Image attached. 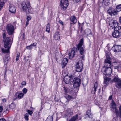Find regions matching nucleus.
Listing matches in <instances>:
<instances>
[{"mask_svg": "<svg viewBox=\"0 0 121 121\" xmlns=\"http://www.w3.org/2000/svg\"><path fill=\"white\" fill-rule=\"evenodd\" d=\"M104 65L102 68L101 71L105 75H109L112 73V69L111 67L112 62L110 60L105 59Z\"/></svg>", "mask_w": 121, "mask_h": 121, "instance_id": "nucleus-1", "label": "nucleus"}, {"mask_svg": "<svg viewBox=\"0 0 121 121\" xmlns=\"http://www.w3.org/2000/svg\"><path fill=\"white\" fill-rule=\"evenodd\" d=\"M12 42L11 41L9 37H7L4 42V47L7 49H4L2 48L1 50L4 53H8L9 52V50L11 48Z\"/></svg>", "mask_w": 121, "mask_h": 121, "instance_id": "nucleus-2", "label": "nucleus"}, {"mask_svg": "<svg viewBox=\"0 0 121 121\" xmlns=\"http://www.w3.org/2000/svg\"><path fill=\"white\" fill-rule=\"evenodd\" d=\"M22 9L26 14H29L31 12V7L29 1L23 2L21 4Z\"/></svg>", "mask_w": 121, "mask_h": 121, "instance_id": "nucleus-3", "label": "nucleus"}, {"mask_svg": "<svg viewBox=\"0 0 121 121\" xmlns=\"http://www.w3.org/2000/svg\"><path fill=\"white\" fill-rule=\"evenodd\" d=\"M83 39H82L80 41L79 43L77 46V47L78 50H79L80 54L83 55L81 57V59L83 60L84 59V50L82 46L83 44Z\"/></svg>", "mask_w": 121, "mask_h": 121, "instance_id": "nucleus-4", "label": "nucleus"}, {"mask_svg": "<svg viewBox=\"0 0 121 121\" xmlns=\"http://www.w3.org/2000/svg\"><path fill=\"white\" fill-rule=\"evenodd\" d=\"M72 81H71V83L73 82V86L74 87L78 89L80 86V84H81V80L80 79L76 77L74 78L73 79H72Z\"/></svg>", "mask_w": 121, "mask_h": 121, "instance_id": "nucleus-5", "label": "nucleus"}, {"mask_svg": "<svg viewBox=\"0 0 121 121\" xmlns=\"http://www.w3.org/2000/svg\"><path fill=\"white\" fill-rule=\"evenodd\" d=\"M69 5L68 0H61L60 1V5L62 10H65Z\"/></svg>", "mask_w": 121, "mask_h": 121, "instance_id": "nucleus-6", "label": "nucleus"}, {"mask_svg": "<svg viewBox=\"0 0 121 121\" xmlns=\"http://www.w3.org/2000/svg\"><path fill=\"white\" fill-rule=\"evenodd\" d=\"M6 30L8 34H13L14 30V26L11 24H8L6 26Z\"/></svg>", "mask_w": 121, "mask_h": 121, "instance_id": "nucleus-7", "label": "nucleus"}, {"mask_svg": "<svg viewBox=\"0 0 121 121\" xmlns=\"http://www.w3.org/2000/svg\"><path fill=\"white\" fill-rule=\"evenodd\" d=\"M74 78V76L73 75H70L69 76L66 75L64 77V82L66 84H68L69 83L71 84V82H72L71 81H72L71 79H73Z\"/></svg>", "mask_w": 121, "mask_h": 121, "instance_id": "nucleus-8", "label": "nucleus"}, {"mask_svg": "<svg viewBox=\"0 0 121 121\" xmlns=\"http://www.w3.org/2000/svg\"><path fill=\"white\" fill-rule=\"evenodd\" d=\"M76 71L78 72L81 71L83 68V64L81 62H77L75 65Z\"/></svg>", "mask_w": 121, "mask_h": 121, "instance_id": "nucleus-9", "label": "nucleus"}, {"mask_svg": "<svg viewBox=\"0 0 121 121\" xmlns=\"http://www.w3.org/2000/svg\"><path fill=\"white\" fill-rule=\"evenodd\" d=\"M116 106L115 103L112 101L111 104V108L114 112H115L116 113V116L117 117L119 115V111L116 108Z\"/></svg>", "mask_w": 121, "mask_h": 121, "instance_id": "nucleus-10", "label": "nucleus"}, {"mask_svg": "<svg viewBox=\"0 0 121 121\" xmlns=\"http://www.w3.org/2000/svg\"><path fill=\"white\" fill-rule=\"evenodd\" d=\"M112 49L115 53L121 52V46L115 45L112 48Z\"/></svg>", "mask_w": 121, "mask_h": 121, "instance_id": "nucleus-11", "label": "nucleus"}, {"mask_svg": "<svg viewBox=\"0 0 121 121\" xmlns=\"http://www.w3.org/2000/svg\"><path fill=\"white\" fill-rule=\"evenodd\" d=\"M85 119L88 120L92 119L93 117L92 114L90 110H88L86 112V113L84 116Z\"/></svg>", "mask_w": 121, "mask_h": 121, "instance_id": "nucleus-12", "label": "nucleus"}, {"mask_svg": "<svg viewBox=\"0 0 121 121\" xmlns=\"http://www.w3.org/2000/svg\"><path fill=\"white\" fill-rule=\"evenodd\" d=\"M118 23L116 20H113L111 22L109 23V25L111 27L109 30H111V29H114L116 27H117L118 26Z\"/></svg>", "mask_w": 121, "mask_h": 121, "instance_id": "nucleus-13", "label": "nucleus"}, {"mask_svg": "<svg viewBox=\"0 0 121 121\" xmlns=\"http://www.w3.org/2000/svg\"><path fill=\"white\" fill-rule=\"evenodd\" d=\"M107 12L110 15H115L118 14L117 11H116L114 9L110 8L107 11Z\"/></svg>", "mask_w": 121, "mask_h": 121, "instance_id": "nucleus-14", "label": "nucleus"}, {"mask_svg": "<svg viewBox=\"0 0 121 121\" xmlns=\"http://www.w3.org/2000/svg\"><path fill=\"white\" fill-rule=\"evenodd\" d=\"M16 7L14 5L10 4L9 7V10L11 13H15L16 12Z\"/></svg>", "mask_w": 121, "mask_h": 121, "instance_id": "nucleus-15", "label": "nucleus"}, {"mask_svg": "<svg viewBox=\"0 0 121 121\" xmlns=\"http://www.w3.org/2000/svg\"><path fill=\"white\" fill-rule=\"evenodd\" d=\"M59 32L57 31L55 32L53 35V37L55 40H59L60 37Z\"/></svg>", "mask_w": 121, "mask_h": 121, "instance_id": "nucleus-16", "label": "nucleus"}, {"mask_svg": "<svg viewBox=\"0 0 121 121\" xmlns=\"http://www.w3.org/2000/svg\"><path fill=\"white\" fill-rule=\"evenodd\" d=\"M98 88V84L97 82H96L94 84V87L92 89V93L93 94H94Z\"/></svg>", "mask_w": 121, "mask_h": 121, "instance_id": "nucleus-17", "label": "nucleus"}, {"mask_svg": "<svg viewBox=\"0 0 121 121\" xmlns=\"http://www.w3.org/2000/svg\"><path fill=\"white\" fill-rule=\"evenodd\" d=\"M114 30V31L112 33V35L113 37L115 38H117L119 37L120 35L119 31L115 30Z\"/></svg>", "mask_w": 121, "mask_h": 121, "instance_id": "nucleus-18", "label": "nucleus"}, {"mask_svg": "<svg viewBox=\"0 0 121 121\" xmlns=\"http://www.w3.org/2000/svg\"><path fill=\"white\" fill-rule=\"evenodd\" d=\"M24 95L23 93H16L15 94V96L16 97V99H20L22 98Z\"/></svg>", "mask_w": 121, "mask_h": 121, "instance_id": "nucleus-19", "label": "nucleus"}, {"mask_svg": "<svg viewBox=\"0 0 121 121\" xmlns=\"http://www.w3.org/2000/svg\"><path fill=\"white\" fill-rule=\"evenodd\" d=\"M111 80L110 78L108 77H106L104 78V82L103 83L104 84H106L107 85L110 82Z\"/></svg>", "mask_w": 121, "mask_h": 121, "instance_id": "nucleus-20", "label": "nucleus"}, {"mask_svg": "<svg viewBox=\"0 0 121 121\" xmlns=\"http://www.w3.org/2000/svg\"><path fill=\"white\" fill-rule=\"evenodd\" d=\"M70 20L72 22L71 24H75L76 23L77 20L75 17L74 16H72L71 17Z\"/></svg>", "mask_w": 121, "mask_h": 121, "instance_id": "nucleus-21", "label": "nucleus"}, {"mask_svg": "<svg viewBox=\"0 0 121 121\" xmlns=\"http://www.w3.org/2000/svg\"><path fill=\"white\" fill-rule=\"evenodd\" d=\"M75 54V51L73 50L71 51L69 53L68 55L70 58H72Z\"/></svg>", "mask_w": 121, "mask_h": 121, "instance_id": "nucleus-22", "label": "nucleus"}, {"mask_svg": "<svg viewBox=\"0 0 121 121\" xmlns=\"http://www.w3.org/2000/svg\"><path fill=\"white\" fill-rule=\"evenodd\" d=\"M68 62V60L67 58H65L63 59L62 64V68H64L65 66L66 65Z\"/></svg>", "mask_w": 121, "mask_h": 121, "instance_id": "nucleus-23", "label": "nucleus"}, {"mask_svg": "<svg viewBox=\"0 0 121 121\" xmlns=\"http://www.w3.org/2000/svg\"><path fill=\"white\" fill-rule=\"evenodd\" d=\"M60 99V101L63 104H65L66 103H68V100L67 98L65 97H62Z\"/></svg>", "mask_w": 121, "mask_h": 121, "instance_id": "nucleus-24", "label": "nucleus"}, {"mask_svg": "<svg viewBox=\"0 0 121 121\" xmlns=\"http://www.w3.org/2000/svg\"><path fill=\"white\" fill-rule=\"evenodd\" d=\"M121 80L118 77V76H115L112 80L113 82H115V83Z\"/></svg>", "mask_w": 121, "mask_h": 121, "instance_id": "nucleus-25", "label": "nucleus"}, {"mask_svg": "<svg viewBox=\"0 0 121 121\" xmlns=\"http://www.w3.org/2000/svg\"><path fill=\"white\" fill-rule=\"evenodd\" d=\"M78 116L77 114L74 116L72 117L71 119L69 120V121H76L78 119Z\"/></svg>", "mask_w": 121, "mask_h": 121, "instance_id": "nucleus-26", "label": "nucleus"}, {"mask_svg": "<svg viewBox=\"0 0 121 121\" xmlns=\"http://www.w3.org/2000/svg\"><path fill=\"white\" fill-rule=\"evenodd\" d=\"M85 33L87 34V36L89 35H92L91 30L90 29H86L85 30Z\"/></svg>", "mask_w": 121, "mask_h": 121, "instance_id": "nucleus-27", "label": "nucleus"}, {"mask_svg": "<svg viewBox=\"0 0 121 121\" xmlns=\"http://www.w3.org/2000/svg\"><path fill=\"white\" fill-rule=\"evenodd\" d=\"M16 107V105L13 103H12L9 106V109L13 110Z\"/></svg>", "mask_w": 121, "mask_h": 121, "instance_id": "nucleus-28", "label": "nucleus"}, {"mask_svg": "<svg viewBox=\"0 0 121 121\" xmlns=\"http://www.w3.org/2000/svg\"><path fill=\"white\" fill-rule=\"evenodd\" d=\"M31 18V16H29L27 17L26 18V26H27L29 24V20H30Z\"/></svg>", "mask_w": 121, "mask_h": 121, "instance_id": "nucleus-29", "label": "nucleus"}, {"mask_svg": "<svg viewBox=\"0 0 121 121\" xmlns=\"http://www.w3.org/2000/svg\"><path fill=\"white\" fill-rule=\"evenodd\" d=\"M116 87L118 88H121V80L115 83Z\"/></svg>", "mask_w": 121, "mask_h": 121, "instance_id": "nucleus-30", "label": "nucleus"}, {"mask_svg": "<svg viewBox=\"0 0 121 121\" xmlns=\"http://www.w3.org/2000/svg\"><path fill=\"white\" fill-rule=\"evenodd\" d=\"M116 9L117 11V13L121 11V4L117 5L116 6Z\"/></svg>", "mask_w": 121, "mask_h": 121, "instance_id": "nucleus-31", "label": "nucleus"}, {"mask_svg": "<svg viewBox=\"0 0 121 121\" xmlns=\"http://www.w3.org/2000/svg\"><path fill=\"white\" fill-rule=\"evenodd\" d=\"M50 24L49 23H48L47 25L46 31L48 32L49 33L50 32Z\"/></svg>", "mask_w": 121, "mask_h": 121, "instance_id": "nucleus-32", "label": "nucleus"}, {"mask_svg": "<svg viewBox=\"0 0 121 121\" xmlns=\"http://www.w3.org/2000/svg\"><path fill=\"white\" fill-rule=\"evenodd\" d=\"M103 2L104 4L106 6H108L110 4L108 0H103Z\"/></svg>", "mask_w": 121, "mask_h": 121, "instance_id": "nucleus-33", "label": "nucleus"}, {"mask_svg": "<svg viewBox=\"0 0 121 121\" xmlns=\"http://www.w3.org/2000/svg\"><path fill=\"white\" fill-rule=\"evenodd\" d=\"M10 59L9 57L5 58L4 61V65H7L8 63V61H9Z\"/></svg>", "mask_w": 121, "mask_h": 121, "instance_id": "nucleus-34", "label": "nucleus"}, {"mask_svg": "<svg viewBox=\"0 0 121 121\" xmlns=\"http://www.w3.org/2000/svg\"><path fill=\"white\" fill-rule=\"evenodd\" d=\"M5 4V2L4 1L1 0L0 2V10H1V8L3 7Z\"/></svg>", "mask_w": 121, "mask_h": 121, "instance_id": "nucleus-35", "label": "nucleus"}, {"mask_svg": "<svg viewBox=\"0 0 121 121\" xmlns=\"http://www.w3.org/2000/svg\"><path fill=\"white\" fill-rule=\"evenodd\" d=\"M46 121H53L52 117L51 116H48Z\"/></svg>", "mask_w": 121, "mask_h": 121, "instance_id": "nucleus-36", "label": "nucleus"}, {"mask_svg": "<svg viewBox=\"0 0 121 121\" xmlns=\"http://www.w3.org/2000/svg\"><path fill=\"white\" fill-rule=\"evenodd\" d=\"M29 115L28 113H26L24 115V118L26 121H28Z\"/></svg>", "mask_w": 121, "mask_h": 121, "instance_id": "nucleus-37", "label": "nucleus"}, {"mask_svg": "<svg viewBox=\"0 0 121 121\" xmlns=\"http://www.w3.org/2000/svg\"><path fill=\"white\" fill-rule=\"evenodd\" d=\"M32 45L31 44L29 46H27L26 47V49L29 50L33 48Z\"/></svg>", "mask_w": 121, "mask_h": 121, "instance_id": "nucleus-38", "label": "nucleus"}, {"mask_svg": "<svg viewBox=\"0 0 121 121\" xmlns=\"http://www.w3.org/2000/svg\"><path fill=\"white\" fill-rule=\"evenodd\" d=\"M106 59H108L110 60L111 58L109 55V54L107 53L106 54Z\"/></svg>", "mask_w": 121, "mask_h": 121, "instance_id": "nucleus-39", "label": "nucleus"}, {"mask_svg": "<svg viewBox=\"0 0 121 121\" xmlns=\"http://www.w3.org/2000/svg\"><path fill=\"white\" fill-rule=\"evenodd\" d=\"M20 56V53H18L16 54V60H19V58Z\"/></svg>", "mask_w": 121, "mask_h": 121, "instance_id": "nucleus-40", "label": "nucleus"}, {"mask_svg": "<svg viewBox=\"0 0 121 121\" xmlns=\"http://www.w3.org/2000/svg\"><path fill=\"white\" fill-rule=\"evenodd\" d=\"M121 27L120 26H118L117 27H116L114 29H113V30H118V31L119 30H120L121 29Z\"/></svg>", "mask_w": 121, "mask_h": 121, "instance_id": "nucleus-41", "label": "nucleus"}, {"mask_svg": "<svg viewBox=\"0 0 121 121\" xmlns=\"http://www.w3.org/2000/svg\"><path fill=\"white\" fill-rule=\"evenodd\" d=\"M27 89L26 88H24L22 90V92L24 94H26L27 92Z\"/></svg>", "mask_w": 121, "mask_h": 121, "instance_id": "nucleus-42", "label": "nucleus"}, {"mask_svg": "<svg viewBox=\"0 0 121 121\" xmlns=\"http://www.w3.org/2000/svg\"><path fill=\"white\" fill-rule=\"evenodd\" d=\"M67 98L68 99V100H69L72 99H73V97L69 95H68Z\"/></svg>", "mask_w": 121, "mask_h": 121, "instance_id": "nucleus-43", "label": "nucleus"}, {"mask_svg": "<svg viewBox=\"0 0 121 121\" xmlns=\"http://www.w3.org/2000/svg\"><path fill=\"white\" fill-rule=\"evenodd\" d=\"M27 112L28 113V114L31 115L33 113L32 111L29 110H27Z\"/></svg>", "mask_w": 121, "mask_h": 121, "instance_id": "nucleus-44", "label": "nucleus"}, {"mask_svg": "<svg viewBox=\"0 0 121 121\" xmlns=\"http://www.w3.org/2000/svg\"><path fill=\"white\" fill-rule=\"evenodd\" d=\"M82 0H73V2L75 3H77L81 2Z\"/></svg>", "mask_w": 121, "mask_h": 121, "instance_id": "nucleus-45", "label": "nucleus"}, {"mask_svg": "<svg viewBox=\"0 0 121 121\" xmlns=\"http://www.w3.org/2000/svg\"><path fill=\"white\" fill-rule=\"evenodd\" d=\"M6 34L5 32V31H3V38L5 39V38L6 37Z\"/></svg>", "mask_w": 121, "mask_h": 121, "instance_id": "nucleus-46", "label": "nucleus"}, {"mask_svg": "<svg viewBox=\"0 0 121 121\" xmlns=\"http://www.w3.org/2000/svg\"><path fill=\"white\" fill-rule=\"evenodd\" d=\"M64 89L65 91V92L66 93H67V92L68 91V89L67 88L64 87Z\"/></svg>", "mask_w": 121, "mask_h": 121, "instance_id": "nucleus-47", "label": "nucleus"}, {"mask_svg": "<svg viewBox=\"0 0 121 121\" xmlns=\"http://www.w3.org/2000/svg\"><path fill=\"white\" fill-rule=\"evenodd\" d=\"M3 110V107L1 105L0 106V113H1L2 112Z\"/></svg>", "mask_w": 121, "mask_h": 121, "instance_id": "nucleus-48", "label": "nucleus"}, {"mask_svg": "<svg viewBox=\"0 0 121 121\" xmlns=\"http://www.w3.org/2000/svg\"><path fill=\"white\" fill-rule=\"evenodd\" d=\"M119 110L120 111V114L119 117L120 118H121V106H120L119 107Z\"/></svg>", "mask_w": 121, "mask_h": 121, "instance_id": "nucleus-49", "label": "nucleus"}, {"mask_svg": "<svg viewBox=\"0 0 121 121\" xmlns=\"http://www.w3.org/2000/svg\"><path fill=\"white\" fill-rule=\"evenodd\" d=\"M0 121H6L4 118H0Z\"/></svg>", "mask_w": 121, "mask_h": 121, "instance_id": "nucleus-50", "label": "nucleus"}, {"mask_svg": "<svg viewBox=\"0 0 121 121\" xmlns=\"http://www.w3.org/2000/svg\"><path fill=\"white\" fill-rule=\"evenodd\" d=\"M37 43H34L33 44H31V45H32V46H35L37 45Z\"/></svg>", "mask_w": 121, "mask_h": 121, "instance_id": "nucleus-51", "label": "nucleus"}, {"mask_svg": "<svg viewBox=\"0 0 121 121\" xmlns=\"http://www.w3.org/2000/svg\"><path fill=\"white\" fill-rule=\"evenodd\" d=\"M26 82L25 81H23L22 83L21 84L22 85H25L26 84Z\"/></svg>", "mask_w": 121, "mask_h": 121, "instance_id": "nucleus-52", "label": "nucleus"}, {"mask_svg": "<svg viewBox=\"0 0 121 121\" xmlns=\"http://www.w3.org/2000/svg\"><path fill=\"white\" fill-rule=\"evenodd\" d=\"M8 109V108L7 107H5V108H4L3 109V110L4 111V112H5L6 111H7Z\"/></svg>", "mask_w": 121, "mask_h": 121, "instance_id": "nucleus-53", "label": "nucleus"}, {"mask_svg": "<svg viewBox=\"0 0 121 121\" xmlns=\"http://www.w3.org/2000/svg\"><path fill=\"white\" fill-rule=\"evenodd\" d=\"M114 69H117L118 70V69H119V66H114Z\"/></svg>", "mask_w": 121, "mask_h": 121, "instance_id": "nucleus-54", "label": "nucleus"}, {"mask_svg": "<svg viewBox=\"0 0 121 121\" xmlns=\"http://www.w3.org/2000/svg\"><path fill=\"white\" fill-rule=\"evenodd\" d=\"M6 99H2V101L4 102H5L6 101Z\"/></svg>", "mask_w": 121, "mask_h": 121, "instance_id": "nucleus-55", "label": "nucleus"}, {"mask_svg": "<svg viewBox=\"0 0 121 121\" xmlns=\"http://www.w3.org/2000/svg\"><path fill=\"white\" fill-rule=\"evenodd\" d=\"M59 23L61 24L62 25H63V22L61 21H59Z\"/></svg>", "mask_w": 121, "mask_h": 121, "instance_id": "nucleus-56", "label": "nucleus"}, {"mask_svg": "<svg viewBox=\"0 0 121 121\" xmlns=\"http://www.w3.org/2000/svg\"><path fill=\"white\" fill-rule=\"evenodd\" d=\"M112 99V96H109V100H111Z\"/></svg>", "mask_w": 121, "mask_h": 121, "instance_id": "nucleus-57", "label": "nucleus"}, {"mask_svg": "<svg viewBox=\"0 0 121 121\" xmlns=\"http://www.w3.org/2000/svg\"><path fill=\"white\" fill-rule=\"evenodd\" d=\"M119 21L121 23V16L119 18Z\"/></svg>", "mask_w": 121, "mask_h": 121, "instance_id": "nucleus-58", "label": "nucleus"}, {"mask_svg": "<svg viewBox=\"0 0 121 121\" xmlns=\"http://www.w3.org/2000/svg\"><path fill=\"white\" fill-rule=\"evenodd\" d=\"M43 107H42V106L41 107V110L43 108Z\"/></svg>", "mask_w": 121, "mask_h": 121, "instance_id": "nucleus-59", "label": "nucleus"}, {"mask_svg": "<svg viewBox=\"0 0 121 121\" xmlns=\"http://www.w3.org/2000/svg\"><path fill=\"white\" fill-rule=\"evenodd\" d=\"M100 90V88H99V90Z\"/></svg>", "mask_w": 121, "mask_h": 121, "instance_id": "nucleus-60", "label": "nucleus"}, {"mask_svg": "<svg viewBox=\"0 0 121 121\" xmlns=\"http://www.w3.org/2000/svg\"><path fill=\"white\" fill-rule=\"evenodd\" d=\"M5 75H6V72H5V75H4L5 77Z\"/></svg>", "mask_w": 121, "mask_h": 121, "instance_id": "nucleus-61", "label": "nucleus"}, {"mask_svg": "<svg viewBox=\"0 0 121 121\" xmlns=\"http://www.w3.org/2000/svg\"><path fill=\"white\" fill-rule=\"evenodd\" d=\"M42 38H43V37H42Z\"/></svg>", "mask_w": 121, "mask_h": 121, "instance_id": "nucleus-62", "label": "nucleus"}]
</instances>
